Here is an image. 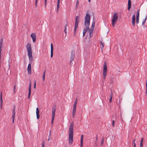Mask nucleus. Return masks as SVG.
Segmentation results:
<instances>
[{"label":"nucleus","instance_id":"nucleus-38","mask_svg":"<svg viewBox=\"0 0 147 147\" xmlns=\"http://www.w3.org/2000/svg\"><path fill=\"white\" fill-rule=\"evenodd\" d=\"M114 123H115V121L114 120H113L112 126L113 127L114 126Z\"/></svg>","mask_w":147,"mask_h":147},{"label":"nucleus","instance_id":"nucleus-3","mask_svg":"<svg viewBox=\"0 0 147 147\" xmlns=\"http://www.w3.org/2000/svg\"><path fill=\"white\" fill-rule=\"evenodd\" d=\"M26 48L28 51V55L29 59L30 61H32L33 60V57L31 44L29 43H28L26 46Z\"/></svg>","mask_w":147,"mask_h":147},{"label":"nucleus","instance_id":"nucleus-50","mask_svg":"<svg viewBox=\"0 0 147 147\" xmlns=\"http://www.w3.org/2000/svg\"><path fill=\"white\" fill-rule=\"evenodd\" d=\"M67 147V146H66L65 147Z\"/></svg>","mask_w":147,"mask_h":147},{"label":"nucleus","instance_id":"nucleus-27","mask_svg":"<svg viewBox=\"0 0 147 147\" xmlns=\"http://www.w3.org/2000/svg\"><path fill=\"white\" fill-rule=\"evenodd\" d=\"M84 136L83 135H82L81 136L80 139V142L83 143Z\"/></svg>","mask_w":147,"mask_h":147},{"label":"nucleus","instance_id":"nucleus-23","mask_svg":"<svg viewBox=\"0 0 147 147\" xmlns=\"http://www.w3.org/2000/svg\"><path fill=\"white\" fill-rule=\"evenodd\" d=\"M113 94L112 92H111V94L109 95V97H110V99L109 100V102H112V98Z\"/></svg>","mask_w":147,"mask_h":147},{"label":"nucleus","instance_id":"nucleus-46","mask_svg":"<svg viewBox=\"0 0 147 147\" xmlns=\"http://www.w3.org/2000/svg\"><path fill=\"white\" fill-rule=\"evenodd\" d=\"M64 32L65 33V36H66V34H67V32H66V30H65V29H64Z\"/></svg>","mask_w":147,"mask_h":147},{"label":"nucleus","instance_id":"nucleus-45","mask_svg":"<svg viewBox=\"0 0 147 147\" xmlns=\"http://www.w3.org/2000/svg\"><path fill=\"white\" fill-rule=\"evenodd\" d=\"M95 147H97V141H96L95 142Z\"/></svg>","mask_w":147,"mask_h":147},{"label":"nucleus","instance_id":"nucleus-44","mask_svg":"<svg viewBox=\"0 0 147 147\" xmlns=\"http://www.w3.org/2000/svg\"><path fill=\"white\" fill-rule=\"evenodd\" d=\"M3 38H2L1 40L0 43H3Z\"/></svg>","mask_w":147,"mask_h":147},{"label":"nucleus","instance_id":"nucleus-37","mask_svg":"<svg viewBox=\"0 0 147 147\" xmlns=\"http://www.w3.org/2000/svg\"><path fill=\"white\" fill-rule=\"evenodd\" d=\"M16 85H14L13 86V90H14V94H15L16 93V92H15V90L16 89Z\"/></svg>","mask_w":147,"mask_h":147},{"label":"nucleus","instance_id":"nucleus-25","mask_svg":"<svg viewBox=\"0 0 147 147\" xmlns=\"http://www.w3.org/2000/svg\"><path fill=\"white\" fill-rule=\"evenodd\" d=\"M2 43H0V58L1 57V48H2Z\"/></svg>","mask_w":147,"mask_h":147},{"label":"nucleus","instance_id":"nucleus-7","mask_svg":"<svg viewBox=\"0 0 147 147\" xmlns=\"http://www.w3.org/2000/svg\"><path fill=\"white\" fill-rule=\"evenodd\" d=\"M107 64L106 62H105L103 66V75L104 76V78H105L107 74Z\"/></svg>","mask_w":147,"mask_h":147},{"label":"nucleus","instance_id":"nucleus-33","mask_svg":"<svg viewBox=\"0 0 147 147\" xmlns=\"http://www.w3.org/2000/svg\"><path fill=\"white\" fill-rule=\"evenodd\" d=\"M135 140H134L133 141V144L134 147H136V144H135Z\"/></svg>","mask_w":147,"mask_h":147},{"label":"nucleus","instance_id":"nucleus-35","mask_svg":"<svg viewBox=\"0 0 147 147\" xmlns=\"http://www.w3.org/2000/svg\"><path fill=\"white\" fill-rule=\"evenodd\" d=\"M139 18H136V23L138 24L139 23Z\"/></svg>","mask_w":147,"mask_h":147},{"label":"nucleus","instance_id":"nucleus-22","mask_svg":"<svg viewBox=\"0 0 147 147\" xmlns=\"http://www.w3.org/2000/svg\"><path fill=\"white\" fill-rule=\"evenodd\" d=\"M140 9H138L137 11V14L136 15V18H139Z\"/></svg>","mask_w":147,"mask_h":147},{"label":"nucleus","instance_id":"nucleus-28","mask_svg":"<svg viewBox=\"0 0 147 147\" xmlns=\"http://www.w3.org/2000/svg\"><path fill=\"white\" fill-rule=\"evenodd\" d=\"M79 5V1L78 0L76 3V9L78 7V5Z\"/></svg>","mask_w":147,"mask_h":147},{"label":"nucleus","instance_id":"nucleus-47","mask_svg":"<svg viewBox=\"0 0 147 147\" xmlns=\"http://www.w3.org/2000/svg\"><path fill=\"white\" fill-rule=\"evenodd\" d=\"M97 139H98V138H97V136L96 138V141H97Z\"/></svg>","mask_w":147,"mask_h":147},{"label":"nucleus","instance_id":"nucleus-39","mask_svg":"<svg viewBox=\"0 0 147 147\" xmlns=\"http://www.w3.org/2000/svg\"><path fill=\"white\" fill-rule=\"evenodd\" d=\"M37 0H36L35 3V5L36 6V7H37Z\"/></svg>","mask_w":147,"mask_h":147},{"label":"nucleus","instance_id":"nucleus-49","mask_svg":"<svg viewBox=\"0 0 147 147\" xmlns=\"http://www.w3.org/2000/svg\"><path fill=\"white\" fill-rule=\"evenodd\" d=\"M119 104H120L121 103V101L119 100Z\"/></svg>","mask_w":147,"mask_h":147},{"label":"nucleus","instance_id":"nucleus-17","mask_svg":"<svg viewBox=\"0 0 147 147\" xmlns=\"http://www.w3.org/2000/svg\"><path fill=\"white\" fill-rule=\"evenodd\" d=\"M36 118L37 119H38L39 118V111L38 107L36 108Z\"/></svg>","mask_w":147,"mask_h":147},{"label":"nucleus","instance_id":"nucleus-1","mask_svg":"<svg viewBox=\"0 0 147 147\" xmlns=\"http://www.w3.org/2000/svg\"><path fill=\"white\" fill-rule=\"evenodd\" d=\"M90 17L89 14L87 13L85 17L84 25L86 26L83 30V37H84L87 31L89 30V27L90 24Z\"/></svg>","mask_w":147,"mask_h":147},{"label":"nucleus","instance_id":"nucleus-5","mask_svg":"<svg viewBox=\"0 0 147 147\" xmlns=\"http://www.w3.org/2000/svg\"><path fill=\"white\" fill-rule=\"evenodd\" d=\"M80 18V16H76L75 20V27H74V35L75 34L76 31L78 27V23Z\"/></svg>","mask_w":147,"mask_h":147},{"label":"nucleus","instance_id":"nucleus-16","mask_svg":"<svg viewBox=\"0 0 147 147\" xmlns=\"http://www.w3.org/2000/svg\"><path fill=\"white\" fill-rule=\"evenodd\" d=\"M88 31L89 32V37L90 38L92 37V36L93 32L94 30L93 29H89V28Z\"/></svg>","mask_w":147,"mask_h":147},{"label":"nucleus","instance_id":"nucleus-2","mask_svg":"<svg viewBox=\"0 0 147 147\" xmlns=\"http://www.w3.org/2000/svg\"><path fill=\"white\" fill-rule=\"evenodd\" d=\"M74 122L71 123L69 128V143L71 144L73 142Z\"/></svg>","mask_w":147,"mask_h":147},{"label":"nucleus","instance_id":"nucleus-10","mask_svg":"<svg viewBox=\"0 0 147 147\" xmlns=\"http://www.w3.org/2000/svg\"><path fill=\"white\" fill-rule=\"evenodd\" d=\"M15 109H16V107L15 106H14L13 107V111H12V121H13V122L14 119H15Z\"/></svg>","mask_w":147,"mask_h":147},{"label":"nucleus","instance_id":"nucleus-29","mask_svg":"<svg viewBox=\"0 0 147 147\" xmlns=\"http://www.w3.org/2000/svg\"><path fill=\"white\" fill-rule=\"evenodd\" d=\"M147 15H146L145 19L144 20H143V21H142V25H143L145 23V22L146 21L147 19Z\"/></svg>","mask_w":147,"mask_h":147},{"label":"nucleus","instance_id":"nucleus-4","mask_svg":"<svg viewBox=\"0 0 147 147\" xmlns=\"http://www.w3.org/2000/svg\"><path fill=\"white\" fill-rule=\"evenodd\" d=\"M118 14L117 12H115L114 13L113 19L112 20V25L113 27H114L115 24V23L117 21V20L118 19Z\"/></svg>","mask_w":147,"mask_h":147},{"label":"nucleus","instance_id":"nucleus-18","mask_svg":"<svg viewBox=\"0 0 147 147\" xmlns=\"http://www.w3.org/2000/svg\"><path fill=\"white\" fill-rule=\"evenodd\" d=\"M131 0H128V10H129V9L131 8Z\"/></svg>","mask_w":147,"mask_h":147},{"label":"nucleus","instance_id":"nucleus-9","mask_svg":"<svg viewBox=\"0 0 147 147\" xmlns=\"http://www.w3.org/2000/svg\"><path fill=\"white\" fill-rule=\"evenodd\" d=\"M75 51L73 50H72L71 53L70 55V63H71L72 61L74 60L75 57Z\"/></svg>","mask_w":147,"mask_h":147},{"label":"nucleus","instance_id":"nucleus-15","mask_svg":"<svg viewBox=\"0 0 147 147\" xmlns=\"http://www.w3.org/2000/svg\"><path fill=\"white\" fill-rule=\"evenodd\" d=\"M51 57H52L53 56V44L51 43Z\"/></svg>","mask_w":147,"mask_h":147},{"label":"nucleus","instance_id":"nucleus-13","mask_svg":"<svg viewBox=\"0 0 147 147\" xmlns=\"http://www.w3.org/2000/svg\"><path fill=\"white\" fill-rule=\"evenodd\" d=\"M27 71L28 73L30 75L31 74V65L30 63H29L28 65L27 68Z\"/></svg>","mask_w":147,"mask_h":147},{"label":"nucleus","instance_id":"nucleus-12","mask_svg":"<svg viewBox=\"0 0 147 147\" xmlns=\"http://www.w3.org/2000/svg\"><path fill=\"white\" fill-rule=\"evenodd\" d=\"M31 37L32 39V41L33 42H35L36 39V36L35 34L32 33L31 34Z\"/></svg>","mask_w":147,"mask_h":147},{"label":"nucleus","instance_id":"nucleus-30","mask_svg":"<svg viewBox=\"0 0 147 147\" xmlns=\"http://www.w3.org/2000/svg\"><path fill=\"white\" fill-rule=\"evenodd\" d=\"M45 71H46L45 70L44 72L43 73V75L42 79H43V81H44L45 79Z\"/></svg>","mask_w":147,"mask_h":147},{"label":"nucleus","instance_id":"nucleus-14","mask_svg":"<svg viewBox=\"0 0 147 147\" xmlns=\"http://www.w3.org/2000/svg\"><path fill=\"white\" fill-rule=\"evenodd\" d=\"M135 22H136V17L135 15L133 16L132 18V23L133 26H135Z\"/></svg>","mask_w":147,"mask_h":147},{"label":"nucleus","instance_id":"nucleus-31","mask_svg":"<svg viewBox=\"0 0 147 147\" xmlns=\"http://www.w3.org/2000/svg\"><path fill=\"white\" fill-rule=\"evenodd\" d=\"M104 47V45L102 43V42H100V47L101 49H102V48H103Z\"/></svg>","mask_w":147,"mask_h":147},{"label":"nucleus","instance_id":"nucleus-40","mask_svg":"<svg viewBox=\"0 0 147 147\" xmlns=\"http://www.w3.org/2000/svg\"><path fill=\"white\" fill-rule=\"evenodd\" d=\"M36 82L35 81L34 82V88H36Z\"/></svg>","mask_w":147,"mask_h":147},{"label":"nucleus","instance_id":"nucleus-34","mask_svg":"<svg viewBox=\"0 0 147 147\" xmlns=\"http://www.w3.org/2000/svg\"><path fill=\"white\" fill-rule=\"evenodd\" d=\"M45 141H43L42 144V147H45Z\"/></svg>","mask_w":147,"mask_h":147},{"label":"nucleus","instance_id":"nucleus-21","mask_svg":"<svg viewBox=\"0 0 147 147\" xmlns=\"http://www.w3.org/2000/svg\"><path fill=\"white\" fill-rule=\"evenodd\" d=\"M95 21H93L92 22V24L91 26L92 28L94 30V28L95 25Z\"/></svg>","mask_w":147,"mask_h":147},{"label":"nucleus","instance_id":"nucleus-11","mask_svg":"<svg viewBox=\"0 0 147 147\" xmlns=\"http://www.w3.org/2000/svg\"><path fill=\"white\" fill-rule=\"evenodd\" d=\"M31 82H30L29 86V89H28V98H29L31 94Z\"/></svg>","mask_w":147,"mask_h":147},{"label":"nucleus","instance_id":"nucleus-24","mask_svg":"<svg viewBox=\"0 0 147 147\" xmlns=\"http://www.w3.org/2000/svg\"><path fill=\"white\" fill-rule=\"evenodd\" d=\"M144 138H142L141 139V142H140V147H142V146H143V141H144Z\"/></svg>","mask_w":147,"mask_h":147},{"label":"nucleus","instance_id":"nucleus-42","mask_svg":"<svg viewBox=\"0 0 147 147\" xmlns=\"http://www.w3.org/2000/svg\"><path fill=\"white\" fill-rule=\"evenodd\" d=\"M67 24H66L65 25L64 29H65V30H66V28H67Z\"/></svg>","mask_w":147,"mask_h":147},{"label":"nucleus","instance_id":"nucleus-41","mask_svg":"<svg viewBox=\"0 0 147 147\" xmlns=\"http://www.w3.org/2000/svg\"><path fill=\"white\" fill-rule=\"evenodd\" d=\"M47 0H45V6H46Z\"/></svg>","mask_w":147,"mask_h":147},{"label":"nucleus","instance_id":"nucleus-36","mask_svg":"<svg viewBox=\"0 0 147 147\" xmlns=\"http://www.w3.org/2000/svg\"><path fill=\"white\" fill-rule=\"evenodd\" d=\"M146 94H147V80L146 82Z\"/></svg>","mask_w":147,"mask_h":147},{"label":"nucleus","instance_id":"nucleus-6","mask_svg":"<svg viewBox=\"0 0 147 147\" xmlns=\"http://www.w3.org/2000/svg\"><path fill=\"white\" fill-rule=\"evenodd\" d=\"M55 106H53V108L52 109V119H51V125H53V121L54 120V117L55 116Z\"/></svg>","mask_w":147,"mask_h":147},{"label":"nucleus","instance_id":"nucleus-19","mask_svg":"<svg viewBox=\"0 0 147 147\" xmlns=\"http://www.w3.org/2000/svg\"><path fill=\"white\" fill-rule=\"evenodd\" d=\"M2 92H1L0 94V102H1V108H2V106L3 104V100L2 98Z\"/></svg>","mask_w":147,"mask_h":147},{"label":"nucleus","instance_id":"nucleus-32","mask_svg":"<svg viewBox=\"0 0 147 147\" xmlns=\"http://www.w3.org/2000/svg\"><path fill=\"white\" fill-rule=\"evenodd\" d=\"M104 138L103 137L101 140V146H102L103 145V143H104Z\"/></svg>","mask_w":147,"mask_h":147},{"label":"nucleus","instance_id":"nucleus-43","mask_svg":"<svg viewBox=\"0 0 147 147\" xmlns=\"http://www.w3.org/2000/svg\"><path fill=\"white\" fill-rule=\"evenodd\" d=\"M83 145V143L80 142V147H82Z\"/></svg>","mask_w":147,"mask_h":147},{"label":"nucleus","instance_id":"nucleus-20","mask_svg":"<svg viewBox=\"0 0 147 147\" xmlns=\"http://www.w3.org/2000/svg\"><path fill=\"white\" fill-rule=\"evenodd\" d=\"M60 2V0H57V11H58L59 9V3Z\"/></svg>","mask_w":147,"mask_h":147},{"label":"nucleus","instance_id":"nucleus-26","mask_svg":"<svg viewBox=\"0 0 147 147\" xmlns=\"http://www.w3.org/2000/svg\"><path fill=\"white\" fill-rule=\"evenodd\" d=\"M51 138V131L50 130V132H49V137H48V141H49Z\"/></svg>","mask_w":147,"mask_h":147},{"label":"nucleus","instance_id":"nucleus-48","mask_svg":"<svg viewBox=\"0 0 147 147\" xmlns=\"http://www.w3.org/2000/svg\"><path fill=\"white\" fill-rule=\"evenodd\" d=\"M91 0H88V1L89 2H90Z\"/></svg>","mask_w":147,"mask_h":147},{"label":"nucleus","instance_id":"nucleus-8","mask_svg":"<svg viewBox=\"0 0 147 147\" xmlns=\"http://www.w3.org/2000/svg\"><path fill=\"white\" fill-rule=\"evenodd\" d=\"M78 99L77 98L76 99L75 102L74 103V105H73V111L72 112V115L73 117H74L75 114L76 112V105L77 103V102Z\"/></svg>","mask_w":147,"mask_h":147}]
</instances>
